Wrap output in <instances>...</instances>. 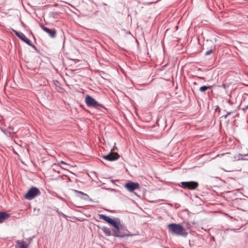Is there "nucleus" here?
Here are the masks:
<instances>
[{"label": "nucleus", "mask_w": 248, "mask_h": 248, "mask_svg": "<svg viewBox=\"0 0 248 248\" xmlns=\"http://www.w3.org/2000/svg\"><path fill=\"white\" fill-rule=\"evenodd\" d=\"M100 219H103L107 222L110 224L113 227V229L111 230L109 228L103 227L102 229L103 232L106 236L113 235L115 237L123 238L126 236H129L128 234L121 231L120 227V220L118 218L115 219H113L110 217L103 214L99 215Z\"/></svg>", "instance_id": "nucleus-1"}, {"label": "nucleus", "mask_w": 248, "mask_h": 248, "mask_svg": "<svg viewBox=\"0 0 248 248\" xmlns=\"http://www.w3.org/2000/svg\"><path fill=\"white\" fill-rule=\"evenodd\" d=\"M168 228L169 233L171 234L185 237L187 235V232H186L185 229L180 224H169L168 225Z\"/></svg>", "instance_id": "nucleus-2"}, {"label": "nucleus", "mask_w": 248, "mask_h": 248, "mask_svg": "<svg viewBox=\"0 0 248 248\" xmlns=\"http://www.w3.org/2000/svg\"><path fill=\"white\" fill-rule=\"evenodd\" d=\"M85 102L87 106L90 108H93L96 109L105 108V106L99 103L95 99L89 95L85 96Z\"/></svg>", "instance_id": "nucleus-3"}, {"label": "nucleus", "mask_w": 248, "mask_h": 248, "mask_svg": "<svg viewBox=\"0 0 248 248\" xmlns=\"http://www.w3.org/2000/svg\"><path fill=\"white\" fill-rule=\"evenodd\" d=\"M179 186L184 189L195 190L197 188L199 184L195 181L182 182Z\"/></svg>", "instance_id": "nucleus-4"}, {"label": "nucleus", "mask_w": 248, "mask_h": 248, "mask_svg": "<svg viewBox=\"0 0 248 248\" xmlns=\"http://www.w3.org/2000/svg\"><path fill=\"white\" fill-rule=\"evenodd\" d=\"M41 194L40 190L36 187H32L27 193L25 195V198L28 200H31L35 196L39 195Z\"/></svg>", "instance_id": "nucleus-5"}, {"label": "nucleus", "mask_w": 248, "mask_h": 248, "mask_svg": "<svg viewBox=\"0 0 248 248\" xmlns=\"http://www.w3.org/2000/svg\"><path fill=\"white\" fill-rule=\"evenodd\" d=\"M12 31L21 40L36 50V47L35 46L31 44V41L26 37L24 34L21 32L17 31L14 29L12 30Z\"/></svg>", "instance_id": "nucleus-6"}, {"label": "nucleus", "mask_w": 248, "mask_h": 248, "mask_svg": "<svg viewBox=\"0 0 248 248\" xmlns=\"http://www.w3.org/2000/svg\"><path fill=\"white\" fill-rule=\"evenodd\" d=\"M102 157L106 160L113 161L117 160L120 157V155L117 153L111 152L108 154L103 155Z\"/></svg>", "instance_id": "nucleus-7"}, {"label": "nucleus", "mask_w": 248, "mask_h": 248, "mask_svg": "<svg viewBox=\"0 0 248 248\" xmlns=\"http://www.w3.org/2000/svg\"><path fill=\"white\" fill-rule=\"evenodd\" d=\"M140 185L137 183L129 182L125 185V187L130 192H132L135 189L139 188Z\"/></svg>", "instance_id": "nucleus-8"}, {"label": "nucleus", "mask_w": 248, "mask_h": 248, "mask_svg": "<svg viewBox=\"0 0 248 248\" xmlns=\"http://www.w3.org/2000/svg\"><path fill=\"white\" fill-rule=\"evenodd\" d=\"M41 28L44 31L48 34L51 38H55L56 36V31L55 29L51 30L44 26L42 25Z\"/></svg>", "instance_id": "nucleus-9"}, {"label": "nucleus", "mask_w": 248, "mask_h": 248, "mask_svg": "<svg viewBox=\"0 0 248 248\" xmlns=\"http://www.w3.org/2000/svg\"><path fill=\"white\" fill-rule=\"evenodd\" d=\"M74 192L77 194V195L78 197L80 198L81 199L88 201L89 200V196L86 193H84L81 191H78L77 190H74Z\"/></svg>", "instance_id": "nucleus-10"}, {"label": "nucleus", "mask_w": 248, "mask_h": 248, "mask_svg": "<svg viewBox=\"0 0 248 248\" xmlns=\"http://www.w3.org/2000/svg\"><path fill=\"white\" fill-rule=\"evenodd\" d=\"M10 217V215L4 212H0V223H2L5 220Z\"/></svg>", "instance_id": "nucleus-11"}, {"label": "nucleus", "mask_w": 248, "mask_h": 248, "mask_svg": "<svg viewBox=\"0 0 248 248\" xmlns=\"http://www.w3.org/2000/svg\"><path fill=\"white\" fill-rule=\"evenodd\" d=\"M16 243V248H27L28 247V245L23 241L17 240Z\"/></svg>", "instance_id": "nucleus-12"}, {"label": "nucleus", "mask_w": 248, "mask_h": 248, "mask_svg": "<svg viewBox=\"0 0 248 248\" xmlns=\"http://www.w3.org/2000/svg\"><path fill=\"white\" fill-rule=\"evenodd\" d=\"M212 86H203L200 87V91L201 92H203L205 91H206L208 89H211Z\"/></svg>", "instance_id": "nucleus-13"}, {"label": "nucleus", "mask_w": 248, "mask_h": 248, "mask_svg": "<svg viewBox=\"0 0 248 248\" xmlns=\"http://www.w3.org/2000/svg\"><path fill=\"white\" fill-rule=\"evenodd\" d=\"M215 49V46H214L213 47H212L210 50L207 51L205 54V55L206 56L207 55H209V54H210L211 53H212L213 52H214V50Z\"/></svg>", "instance_id": "nucleus-14"}, {"label": "nucleus", "mask_w": 248, "mask_h": 248, "mask_svg": "<svg viewBox=\"0 0 248 248\" xmlns=\"http://www.w3.org/2000/svg\"><path fill=\"white\" fill-rule=\"evenodd\" d=\"M232 112H227V114L223 116L225 119L227 118V117L230 115Z\"/></svg>", "instance_id": "nucleus-15"}, {"label": "nucleus", "mask_w": 248, "mask_h": 248, "mask_svg": "<svg viewBox=\"0 0 248 248\" xmlns=\"http://www.w3.org/2000/svg\"><path fill=\"white\" fill-rule=\"evenodd\" d=\"M248 109V106H246L244 108H243V111H246Z\"/></svg>", "instance_id": "nucleus-16"}, {"label": "nucleus", "mask_w": 248, "mask_h": 248, "mask_svg": "<svg viewBox=\"0 0 248 248\" xmlns=\"http://www.w3.org/2000/svg\"><path fill=\"white\" fill-rule=\"evenodd\" d=\"M60 164H61L67 165V164L65 162H64L63 161H61Z\"/></svg>", "instance_id": "nucleus-17"}, {"label": "nucleus", "mask_w": 248, "mask_h": 248, "mask_svg": "<svg viewBox=\"0 0 248 248\" xmlns=\"http://www.w3.org/2000/svg\"><path fill=\"white\" fill-rule=\"evenodd\" d=\"M222 86L223 87H225V85H224V84H222Z\"/></svg>", "instance_id": "nucleus-18"}, {"label": "nucleus", "mask_w": 248, "mask_h": 248, "mask_svg": "<svg viewBox=\"0 0 248 248\" xmlns=\"http://www.w3.org/2000/svg\"><path fill=\"white\" fill-rule=\"evenodd\" d=\"M244 155H245V156L248 155V154H246Z\"/></svg>", "instance_id": "nucleus-19"}, {"label": "nucleus", "mask_w": 248, "mask_h": 248, "mask_svg": "<svg viewBox=\"0 0 248 248\" xmlns=\"http://www.w3.org/2000/svg\"><path fill=\"white\" fill-rule=\"evenodd\" d=\"M232 230H233L234 231H235L236 230H237V229H233Z\"/></svg>", "instance_id": "nucleus-20"}, {"label": "nucleus", "mask_w": 248, "mask_h": 248, "mask_svg": "<svg viewBox=\"0 0 248 248\" xmlns=\"http://www.w3.org/2000/svg\"><path fill=\"white\" fill-rule=\"evenodd\" d=\"M63 216H65V215L63 214H62Z\"/></svg>", "instance_id": "nucleus-21"}, {"label": "nucleus", "mask_w": 248, "mask_h": 248, "mask_svg": "<svg viewBox=\"0 0 248 248\" xmlns=\"http://www.w3.org/2000/svg\"><path fill=\"white\" fill-rule=\"evenodd\" d=\"M248 107V105H247Z\"/></svg>", "instance_id": "nucleus-22"}]
</instances>
